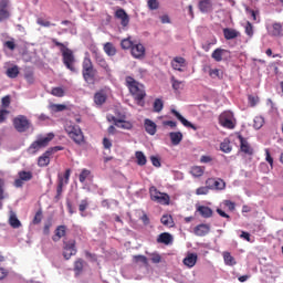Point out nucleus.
Returning <instances> with one entry per match:
<instances>
[{
  "mask_svg": "<svg viewBox=\"0 0 283 283\" xmlns=\"http://www.w3.org/2000/svg\"><path fill=\"white\" fill-rule=\"evenodd\" d=\"M170 65L172 70H177V72H185L182 67H187V60L182 56H176L172 59Z\"/></svg>",
  "mask_w": 283,
  "mask_h": 283,
  "instance_id": "4468645a",
  "label": "nucleus"
},
{
  "mask_svg": "<svg viewBox=\"0 0 283 283\" xmlns=\"http://www.w3.org/2000/svg\"><path fill=\"white\" fill-rule=\"evenodd\" d=\"M170 81H171L172 90H175V92H178V90H182V87H185V82L176 80L175 76H172Z\"/></svg>",
  "mask_w": 283,
  "mask_h": 283,
  "instance_id": "a19ab883",
  "label": "nucleus"
},
{
  "mask_svg": "<svg viewBox=\"0 0 283 283\" xmlns=\"http://www.w3.org/2000/svg\"><path fill=\"white\" fill-rule=\"evenodd\" d=\"M247 12L252 17V21L260 23V19H258V17H260V11H255L253 9H247Z\"/></svg>",
  "mask_w": 283,
  "mask_h": 283,
  "instance_id": "13d9d810",
  "label": "nucleus"
},
{
  "mask_svg": "<svg viewBox=\"0 0 283 283\" xmlns=\"http://www.w3.org/2000/svg\"><path fill=\"white\" fill-rule=\"evenodd\" d=\"M9 224L12 227V229H19V227H21V221L19 218H17V213L12 210L10 211L9 216Z\"/></svg>",
  "mask_w": 283,
  "mask_h": 283,
  "instance_id": "cd10ccee",
  "label": "nucleus"
},
{
  "mask_svg": "<svg viewBox=\"0 0 283 283\" xmlns=\"http://www.w3.org/2000/svg\"><path fill=\"white\" fill-rule=\"evenodd\" d=\"M214 189L217 190V191H222L223 189H226L227 188V182H224V180H222V179H214Z\"/></svg>",
  "mask_w": 283,
  "mask_h": 283,
  "instance_id": "09e8293b",
  "label": "nucleus"
},
{
  "mask_svg": "<svg viewBox=\"0 0 283 283\" xmlns=\"http://www.w3.org/2000/svg\"><path fill=\"white\" fill-rule=\"evenodd\" d=\"M54 235L52 237L53 242H59L61 238H65L67 235V226H57Z\"/></svg>",
  "mask_w": 283,
  "mask_h": 283,
  "instance_id": "4be33fe9",
  "label": "nucleus"
},
{
  "mask_svg": "<svg viewBox=\"0 0 283 283\" xmlns=\"http://www.w3.org/2000/svg\"><path fill=\"white\" fill-rule=\"evenodd\" d=\"M10 103H12V99H11L10 95L3 96L1 98L2 109H8V107H10Z\"/></svg>",
  "mask_w": 283,
  "mask_h": 283,
  "instance_id": "864d4df0",
  "label": "nucleus"
},
{
  "mask_svg": "<svg viewBox=\"0 0 283 283\" xmlns=\"http://www.w3.org/2000/svg\"><path fill=\"white\" fill-rule=\"evenodd\" d=\"M135 158L139 167H145V165H147V157L145 156L144 151L137 150L135 153Z\"/></svg>",
  "mask_w": 283,
  "mask_h": 283,
  "instance_id": "c756f323",
  "label": "nucleus"
},
{
  "mask_svg": "<svg viewBox=\"0 0 283 283\" xmlns=\"http://www.w3.org/2000/svg\"><path fill=\"white\" fill-rule=\"evenodd\" d=\"M209 193V188L207 186H202L196 189L197 196H207Z\"/></svg>",
  "mask_w": 283,
  "mask_h": 283,
  "instance_id": "e2e57ef3",
  "label": "nucleus"
},
{
  "mask_svg": "<svg viewBox=\"0 0 283 283\" xmlns=\"http://www.w3.org/2000/svg\"><path fill=\"white\" fill-rule=\"evenodd\" d=\"M268 32L270 36H283L282 23L274 22L272 25L268 27Z\"/></svg>",
  "mask_w": 283,
  "mask_h": 283,
  "instance_id": "aec40b11",
  "label": "nucleus"
},
{
  "mask_svg": "<svg viewBox=\"0 0 283 283\" xmlns=\"http://www.w3.org/2000/svg\"><path fill=\"white\" fill-rule=\"evenodd\" d=\"M210 231H211V226L207 223L198 224L193 229V233L195 235H198V238H205V235H209Z\"/></svg>",
  "mask_w": 283,
  "mask_h": 283,
  "instance_id": "ddd939ff",
  "label": "nucleus"
},
{
  "mask_svg": "<svg viewBox=\"0 0 283 283\" xmlns=\"http://www.w3.org/2000/svg\"><path fill=\"white\" fill-rule=\"evenodd\" d=\"M91 171L88 169H83L80 174V182H85L87 180V177L90 176Z\"/></svg>",
  "mask_w": 283,
  "mask_h": 283,
  "instance_id": "69168bd1",
  "label": "nucleus"
},
{
  "mask_svg": "<svg viewBox=\"0 0 283 283\" xmlns=\"http://www.w3.org/2000/svg\"><path fill=\"white\" fill-rule=\"evenodd\" d=\"M159 3L158 0H148V8L150 10H158Z\"/></svg>",
  "mask_w": 283,
  "mask_h": 283,
  "instance_id": "774afa93",
  "label": "nucleus"
},
{
  "mask_svg": "<svg viewBox=\"0 0 283 283\" xmlns=\"http://www.w3.org/2000/svg\"><path fill=\"white\" fill-rule=\"evenodd\" d=\"M198 9L202 14L213 12V0H198Z\"/></svg>",
  "mask_w": 283,
  "mask_h": 283,
  "instance_id": "f8f14e48",
  "label": "nucleus"
},
{
  "mask_svg": "<svg viewBox=\"0 0 283 283\" xmlns=\"http://www.w3.org/2000/svg\"><path fill=\"white\" fill-rule=\"evenodd\" d=\"M157 242L159 244H166L169 245L174 242V237L169 232H163L158 235Z\"/></svg>",
  "mask_w": 283,
  "mask_h": 283,
  "instance_id": "b1692460",
  "label": "nucleus"
},
{
  "mask_svg": "<svg viewBox=\"0 0 283 283\" xmlns=\"http://www.w3.org/2000/svg\"><path fill=\"white\" fill-rule=\"evenodd\" d=\"M41 220H43V211L38 210L33 218V224H41Z\"/></svg>",
  "mask_w": 283,
  "mask_h": 283,
  "instance_id": "bf43d9fd",
  "label": "nucleus"
},
{
  "mask_svg": "<svg viewBox=\"0 0 283 283\" xmlns=\"http://www.w3.org/2000/svg\"><path fill=\"white\" fill-rule=\"evenodd\" d=\"M95 63L96 65H98V67H102V70H104L107 76H112V69L109 67L107 60H105L103 55H98L97 57H95Z\"/></svg>",
  "mask_w": 283,
  "mask_h": 283,
  "instance_id": "f3484780",
  "label": "nucleus"
},
{
  "mask_svg": "<svg viewBox=\"0 0 283 283\" xmlns=\"http://www.w3.org/2000/svg\"><path fill=\"white\" fill-rule=\"evenodd\" d=\"M115 18L120 20V25H123V28H127L129 25V14H127L125 9H117L115 11Z\"/></svg>",
  "mask_w": 283,
  "mask_h": 283,
  "instance_id": "dca6fc26",
  "label": "nucleus"
},
{
  "mask_svg": "<svg viewBox=\"0 0 283 283\" xmlns=\"http://www.w3.org/2000/svg\"><path fill=\"white\" fill-rule=\"evenodd\" d=\"M18 176L24 182H28V181L32 180V171L21 170V171L18 172Z\"/></svg>",
  "mask_w": 283,
  "mask_h": 283,
  "instance_id": "37998d69",
  "label": "nucleus"
},
{
  "mask_svg": "<svg viewBox=\"0 0 283 283\" xmlns=\"http://www.w3.org/2000/svg\"><path fill=\"white\" fill-rule=\"evenodd\" d=\"M12 17L10 12V0H0V23L8 21Z\"/></svg>",
  "mask_w": 283,
  "mask_h": 283,
  "instance_id": "9b49d317",
  "label": "nucleus"
},
{
  "mask_svg": "<svg viewBox=\"0 0 283 283\" xmlns=\"http://www.w3.org/2000/svg\"><path fill=\"white\" fill-rule=\"evenodd\" d=\"M163 107H165L163 99H160V98L155 99L154 112L160 113V112H163Z\"/></svg>",
  "mask_w": 283,
  "mask_h": 283,
  "instance_id": "603ef678",
  "label": "nucleus"
},
{
  "mask_svg": "<svg viewBox=\"0 0 283 283\" xmlns=\"http://www.w3.org/2000/svg\"><path fill=\"white\" fill-rule=\"evenodd\" d=\"M90 52H92L94 59H97V56H101V52L98 51V46H96L95 44H91L88 48Z\"/></svg>",
  "mask_w": 283,
  "mask_h": 283,
  "instance_id": "0e129e2a",
  "label": "nucleus"
},
{
  "mask_svg": "<svg viewBox=\"0 0 283 283\" xmlns=\"http://www.w3.org/2000/svg\"><path fill=\"white\" fill-rule=\"evenodd\" d=\"M13 127L15 132H19V134H23L32 127V123L30 119H28V116L25 115H18L12 119Z\"/></svg>",
  "mask_w": 283,
  "mask_h": 283,
  "instance_id": "423d86ee",
  "label": "nucleus"
},
{
  "mask_svg": "<svg viewBox=\"0 0 283 283\" xmlns=\"http://www.w3.org/2000/svg\"><path fill=\"white\" fill-rule=\"evenodd\" d=\"M87 207H90V200L83 199L78 206V211H81L82 218L85 217V214H83V212H85L87 210Z\"/></svg>",
  "mask_w": 283,
  "mask_h": 283,
  "instance_id": "49530a36",
  "label": "nucleus"
},
{
  "mask_svg": "<svg viewBox=\"0 0 283 283\" xmlns=\"http://www.w3.org/2000/svg\"><path fill=\"white\" fill-rule=\"evenodd\" d=\"M130 54L134 59H145V45L143 44H133L130 49Z\"/></svg>",
  "mask_w": 283,
  "mask_h": 283,
  "instance_id": "a211bd4d",
  "label": "nucleus"
},
{
  "mask_svg": "<svg viewBox=\"0 0 283 283\" xmlns=\"http://www.w3.org/2000/svg\"><path fill=\"white\" fill-rule=\"evenodd\" d=\"M190 174H191V176H193V178H200V177L205 176V167L193 166L190 169Z\"/></svg>",
  "mask_w": 283,
  "mask_h": 283,
  "instance_id": "f704fd0d",
  "label": "nucleus"
},
{
  "mask_svg": "<svg viewBox=\"0 0 283 283\" xmlns=\"http://www.w3.org/2000/svg\"><path fill=\"white\" fill-rule=\"evenodd\" d=\"M103 50L107 56H116V46L112 42H106Z\"/></svg>",
  "mask_w": 283,
  "mask_h": 283,
  "instance_id": "c85d7f7f",
  "label": "nucleus"
},
{
  "mask_svg": "<svg viewBox=\"0 0 283 283\" xmlns=\"http://www.w3.org/2000/svg\"><path fill=\"white\" fill-rule=\"evenodd\" d=\"M126 87H128L129 93L137 102V105H140L143 107V105H145V102L143 101H145V96H147V93H145V86L138 83V81H135L134 77L127 76Z\"/></svg>",
  "mask_w": 283,
  "mask_h": 283,
  "instance_id": "f257e3e1",
  "label": "nucleus"
},
{
  "mask_svg": "<svg viewBox=\"0 0 283 283\" xmlns=\"http://www.w3.org/2000/svg\"><path fill=\"white\" fill-rule=\"evenodd\" d=\"M169 138L172 145H180L182 143V133L180 132H172L169 134Z\"/></svg>",
  "mask_w": 283,
  "mask_h": 283,
  "instance_id": "7c9ffc66",
  "label": "nucleus"
},
{
  "mask_svg": "<svg viewBox=\"0 0 283 283\" xmlns=\"http://www.w3.org/2000/svg\"><path fill=\"white\" fill-rule=\"evenodd\" d=\"M245 34L248 35V36H250V39L253 36V34H254V32H253V24L250 22V21H248L247 23H245Z\"/></svg>",
  "mask_w": 283,
  "mask_h": 283,
  "instance_id": "680f3d73",
  "label": "nucleus"
},
{
  "mask_svg": "<svg viewBox=\"0 0 283 283\" xmlns=\"http://www.w3.org/2000/svg\"><path fill=\"white\" fill-rule=\"evenodd\" d=\"M224 52H227L224 49H216L211 56L214 61H217V63H220V61H222V54H224Z\"/></svg>",
  "mask_w": 283,
  "mask_h": 283,
  "instance_id": "58836bf2",
  "label": "nucleus"
},
{
  "mask_svg": "<svg viewBox=\"0 0 283 283\" xmlns=\"http://www.w3.org/2000/svg\"><path fill=\"white\" fill-rule=\"evenodd\" d=\"M52 43L56 48H60V51L62 53V61L66 67V70H70V72H76V67L74 66V63H76V57L74 56V51L65 46V44L59 42L56 39H51Z\"/></svg>",
  "mask_w": 283,
  "mask_h": 283,
  "instance_id": "f03ea898",
  "label": "nucleus"
},
{
  "mask_svg": "<svg viewBox=\"0 0 283 283\" xmlns=\"http://www.w3.org/2000/svg\"><path fill=\"white\" fill-rule=\"evenodd\" d=\"M144 127H145L147 134H149L150 136L156 135L157 126H156V123H154L151 119H145Z\"/></svg>",
  "mask_w": 283,
  "mask_h": 283,
  "instance_id": "bb28decb",
  "label": "nucleus"
},
{
  "mask_svg": "<svg viewBox=\"0 0 283 283\" xmlns=\"http://www.w3.org/2000/svg\"><path fill=\"white\" fill-rule=\"evenodd\" d=\"M197 211L200 212V216H202V218H211V216H213V210H211V208L207 206H199L197 208Z\"/></svg>",
  "mask_w": 283,
  "mask_h": 283,
  "instance_id": "2f4dec72",
  "label": "nucleus"
},
{
  "mask_svg": "<svg viewBox=\"0 0 283 283\" xmlns=\"http://www.w3.org/2000/svg\"><path fill=\"white\" fill-rule=\"evenodd\" d=\"M114 125L116 127H119L120 129H132V123L117 119L116 117H113Z\"/></svg>",
  "mask_w": 283,
  "mask_h": 283,
  "instance_id": "c9c22d12",
  "label": "nucleus"
},
{
  "mask_svg": "<svg viewBox=\"0 0 283 283\" xmlns=\"http://www.w3.org/2000/svg\"><path fill=\"white\" fill-rule=\"evenodd\" d=\"M39 167H48L50 165V151L44 153L38 159Z\"/></svg>",
  "mask_w": 283,
  "mask_h": 283,
  "instance_id": "72a5a7b5",
  "label": "nucleus"
},
{
  "mask_svg": "<svg viewBox=\"0 0 283 283\" xmlns=\"http://www.w3.org/2000/svg\"><path fill=\"white\" fill-rule=\"evenodd\" d=\"M209 76L211 78H222L223 74L222 71H220V69H210Z\"/></svg>",
  "mask_w": 283,
  "mask_h": 283,
  "instance_id": "de8ad7c7",
  "label": "nucleus"
},
{
  "mask_svg": "<svg viewBox=\"0 0 283 283\" xmlns=\"http://www.w3.org/2000/svg\"><path fill=\"white\" fill-rule=\"evenodd\" d=\"M64 129L75 145H83L85 143V135H83L81 126L74 124V122H66Z\"/></svg>",
  "mask_w": 283,
  "mask_h": 283,
  "instance_id": "20e7f679",
  "label": "nucleus"
},
{
  "mask_svg": "<svg viewBox=\"0 0 283 283\" xmlns=\"http://www.w3.org/2000/svg\"><path fill=\"white\" fill-rule=\"evenodd\" d=\"M36 23H38V25H41L42 28H50L51 25H54V24H52V22L44 20L43 18H38Z\"/></svg>",
  "mask_w": 283,
  "mask_h": 283,
  "instance_id": "052dcab7",
  "label": "nucleus"
},
{
  "mask_svg": "<svg viewBox=\"0 0 283 283\" xmlns=\"http://www.w3.org/2000/svg\"><path fill=\"white\" fill-rule=\"evenodd\" d=\"M106 102H107V93H105V91L102 90L95 93L94 103L96 105H105Z\"/></svg>",
  "mask_w": 283,
  "mask_h": 283,
  "instance_id": "a878e982",
  "label": "nucleus"
},
{
  "mask_svg": "<svg viewBox=\"0 0 283 283\" xmlns=\"http://www.w3.org/2000/svg\"><path fill=\"white\" fill-rule=\"evenodd\" d=\"M98 71L94 67V62H92V57L86 55L82 61V76L87 85H94L96 83V75Z\"/></svg>",
  "mask_w": 283,
  "mask_h": 283,
  "instance_id": "7ed1b4c3",
  "label": "nucleus"
},
{
  "mask_svg": "<svg viewBox=\"0 0 283 283\" xmlns=\"http://www.w3.org/2000/svg\"><path fill=\"white\" fill-rule=\"evenodd\" d=\"M24 78L29 85H32L34 83V72L32 71H27L24 73Z\"/></svg>",
  "mask_w": 283,
  "mask_h": 283,
  "instance_id": "4d7b16f0",
  "label": "nucleus"
},
{
  "mask_svg": "<svg viewBox=\"0 0 283 283\" xmlns=\"http://www.w3.org/2000/svg\"><path fill=\"white\" fill-rule=\"evenodd\" d=\"M219 124L226 129H235V117L231 111H224L219 116Z\"/></svg>",
  "mask_w": 283,
  "mask_h": 283,
  "instance_id": "0eeeda50",
  "label": "nucleus"
},
{
  "mask_svg": "<svg viewBox=\"0 0 283 283\" xmlns=\"http://www.w3.org/2000/svg\"><path fill=\"white\" fill-rule=\"evenodd\" d=\"M254 129H262L264 127V117L256 116L253 124Z\"/></svg>",
  "mask_w": 283,
  "mask_h": 283,
  "instance_id": "8fccbe9b",
  "label": "nucleus"
},
{
  "mask_svg": "<svg viewBox=\"0 0 283 283\" xmlns=\"http://www.w3.org/2000/svg\"><path fill=\"white\" fill-rule=\"evenodd\" d=\"M7 76L9 78H17V76H19V66L14 65L12 67H9L7 70Z\"/></svg>",
  "mask_w": 283,
  "mask_h": 283,
  "instance_id": "79ce46f5",
  "label": "nucleus"
},
{
  "mask_svg": "<svg viewBox=\"0 0 283 283\" xmlns=\"http://www.w3.org/2000/svg\"><path fill=\"white\" fill-rule=\"evenodd\" d=\"M73 271L75 277H80V275H83V271H85V261L81 258L76 259L73 263Z\"/></svg>",
  "mask_w": 283,
  "mask_h": 283,
  "instance_id": "6ab92c4d",
  "label": "nucleus"
},
{
  "mask_svg": "<svg viewBox=\"0 0 283 283\" xmlns=\"http://www.w3.org/2000/svg\"><path fill=\"white\" fill-rule=\"evenodd\" d=\"M8 198V195H6V180L3 178H0V209H3V202L2 200H6Z\"/></svg>",
  "mask_w": 283,
  "mask_h": 283,
  "instance_id": "473e14b6",
  "label": "nucleus"
},
{
  "mask_svg": "<svg viewBox=\"0 0 283 283\" xmlns=\"http://www.w3.org/2000/svg\"><path fill=\"white\" fill-rule=\"evenodd\" d=\"M220 149L221 151H223V154H231V142L229 139H224L221 144H220Z\"/></svg>",
  "mask_w": 283,
  "mask_h": 283,
  "instance_id": "ea45409f",
  "label": "nucleus"
},
{
  "mask_svg": "<svg viewBox=\"0 0 283 283\" xmlns=\"http://www.w3.org/2000/svg\"><path fill=\"white\" fill-rule=\"evenodd\" d=\"M160 222L165 227H171L174 224V218L169 214H164L160 219Z\"/></svg>",
  "mask_w": 283,
  "mask_h": 283,
  "instance_id": "a18cd8bd",
  "label": "nucleus"
},
{
  "mask_svg": "<svg viewBox=\"0 0 283 283\" xmlns=\"http://www.w3.org/2000/svg\"><path fill=\"white\" fill-rule=\"evenodd\" d=\"M76 253H78V250L76 249V240L71 239L69 241H63L62 255L64 260H72Z\"/></svg>",
  "mask_w": 283,
  "mask_h": 283,
  "instance_id": "1a4fd4ad",
  "label": "nucleus"
},
{
  "mask_svg": "<svg viewBox=\"0 0 283 283\" xmlns=\"http://www.w3.org/2000/svg\"><path fill=\"white\" fill-rule=\"evenodd\" d=\"M238 139L240 140V149L243 154H247L248 156H253V147L249 144L247 138H243L242 135L238 136Z\"/></svg>",
  "mask_w": 283,
  "mask_h": 283,
  "instance_id": "2eb2a0df",
  "label": "nucleus"
},
{
  "mask_svg": "<svg viewBox=\"0 0 283 283\" xmlns=\"http://www.w3.org/2000/svg\"><path fill=\"white\" fill-rule=\"evenodd\" d=\"M196 262H198V254L195 253H190L184 259V264L185 266H188V269H193Z\"/></svg>",
  "mask_w": 283,
  "mask_h": 283,
  "instance_id": "393cba45",
  "label": "nucleus"
},
{
  "mask_svg": "<svg viewBox=\"0 0 283 283\" xmlns=\"http://www.w3.org/2000/svg\"><path fill=\"white\" fill-rule=\"evenodd\" d=\"M171 114H174L175 117H177V119H179L181 122V124L184 125V127H189L190 129H193V132L198 130V127L193 124H191V122L187 120V118L182 117L178 111H176V108L171 109Z\"/></svg>",
  "mask_w": 283,
  "mask_h": 283,
  "instance_id": "412c9836",
  "label": "nucleus"
},
{
  "mask_svg": "<svg viewBox=\"0 0 283 283\" xmlns=\"http://www.w3.org/2000/svg\"><path fill=\"white\" fill-rule=\"evenodd\" d=\"M49 108L51 109V112L53 114H56L59 112H65V109H67V105H65V104H51L49 106Z\"/></svg>",
  "mask_w": 283,
  "mask_h": 283,
  "instance_id": "4c0bfd02",
  "label": "nucleus"
},
{
  "mask_svg": "<svg viewBox=\"0 0 283 283\" xmlns=\"http://www.w3.org/2000/svg\"><path fill=\"white\" fill-rule=\"evenodd\" d=\"M223 36L226 41H232V39L240 36V32L235 29L226 28L223 29Z\"/></svg>",
  "mask_w": 283,
  "mask_h": 283,
  "instance_id": "5701e85b",
  "label": "nucleus"
},
{
  "mask_svg": "<svg viewBox=\"0 0 283 283\" xmlns=\"http://www.w3.org/2000/svg\"><path fill=\"white\" fill-rule=\"evenodd\" d=\"M265 160L269 163L271 169H273V157L271 156V150L265 148Z\"/></svg>",
  "mask_w": 283,
  "mask_h": 283,
  "instance_id": "338daca9",
  "label": "nucleus"
},
{
  "mask_svg": "<svg viewBox=\"0 0 283 283\" xmlns=\"http://www.w3.org/2000/svg\"><path fill=\"white\" fill-rule=\"evenodd\" d=\"M149 193H150V200L153 202H158L159 205H169L170 202V197L169 195L165 192H160L156 186H151L149 188Z\"/></svg>",
  "mask_w": 283,
  "mask_h": 283,
  "instance_id": "6e6552de",
  "label": "nucleus"
},
{
  "mask_svg": "<svg viewBox=\"0 0 283 283\" xmlns=\"http://www.w3.org/2000/svg\"><path fill=\"white\" fill-rule=\"evenodd\" d=\"M122 50H132L134 48V42L129 38L123 39L120 42Z\"/></svg>",
  "mask_w": 283,
  "mask_h": 283,
  "instance_id": "c03bdc74",
  "label": "nucleus"
},
{
  "mask_svg": "<svg viewBox=\"0 0 283 283\" xmlns=\"http://www.w3.org/2000/svg\"><path fill=\"white\" fill-rule=\"evenodd\" d=\"M72 174L71 169H66L64 175L59 174L57 176V188H56V193L57 196H61V193H63V187H65V185L70 184V176Z\"/></svg>",
  "mask_w": 283,
  "mask_h": 283,
  "instance_id": "9d476101",
  "label": "nucleus"
},
{
  "mask_svg": "<svg viewBox=\"0 0 283 283\" xmlns=\"http://www.w3.org/2000/svg\"><path fill=\"white\" fill-rule=\"evenodd\" d=\"M134 262H142V264H144L145 266H149V261L145 255H134Z\"/></svg>",
  "mask_w": 283,
  "mask_h": 283,
  "instance_id": "6e6d98bb",
  "label": "nucleus"
},
{
  "mask_svg": "<svg viewBox=\"0 0 283 283\" xmlns=\"http://www.w3.org/2000/svg\"><path fill=\"white\" fill-rule=\"evenodd\" d=\"M223 260L227 266H235L237 264L235 258H233L230 252H223Z\"/></svg>",
  "mask_w": 283,
  "mask_h": 283,
  "instance_id": "e433bc0d",
  "label": "nucleus"
},
{
  "mask_svg": "<svg viewBox=\"0 0 283 283\" xmlns=\"http://www.w3.org/2000/svg\"><path fill=\"white\" fill-rule=\"evenodd\" d=\"M53 139H54V134L49 133L46 137H41V138L36 139L35 142H33L29 146L28 153L36 154V151H40L41 149H43V147H48V145H50V142Z\"/></svg>",
  "mask_w": 283,
  "mask_h": 283,
  "instance_id": "39448f33",
  "label": "nucleus"
},
{
  "mask_svg": "<svg viewBox=\"0 0 283 283\" xmlns=\"http://www.w3.org/2000/svg\"><path fill=\"white\" fill-rule=\"evenodd\" d=\"M8 116H10V111L6 108L0 109V125L8 120Z\"/></svg>",
  "mask_w": 283,
  "mask_h": 283,
  "instance_id": "5fc2aeb1",
  "label": "nucleus"
},
{
  "mask_svg": "<svg viewBox=\"0 0 283 283\" xmlns=\"http://www.w3.org/2000/svg\"><path fill=\"white\" fill-rule=\"evenodd\" d=\"M51 94L57 98H63V96H65V91L62 87H54L52 88Z\"/></svg>",
  "mask_w": 283,
  "mask_h": 283,
  "instance_id": "3c124183",
  "label": "nucleus"
}]
</instances>
